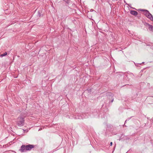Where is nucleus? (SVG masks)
I'll use <instances>...</instances> for the list:
<instances>
[{
    "instance_id": "nucleus-1",
    "label": "nucleus",
    "mask_w": 153,
    "mask_h": 153,
    "mask_svg": "<svg viewBox=\"0 0 153 153\" xmlns=\"http://www.w3.org/2000/svg\"><path fill=\"white\" fill-rule=\"evenodd\" d=\"M34 146L32 145H22L19 150L22 152H26L27 151L30 150L32 148H34Z\"/></svg>"
},
{
    "instance_id": "nucleus-4",
    "label": "nucleus",
    "mask_w": 153,
    "mask_h": 153,
    "mask_svg": "<svg viewBox=\"0 0 153 153\" xmlns=\"http://www.w3.org/2000/svg\"><path fill=\"white\" fill-rule=\"evenodd\" d=\"M130 13L132 15L136 16L137 15V12L135 10H132L130 12Z\"/></svg>"
},
{
    "instance_id": "nucleus-9",
    "label": "nucleus",
    "mask_w": 153,
    "mask_h": 153,
    "mask_svg": "<svg viewBox=\"0 0 153 153\" xmlns=\"http://www.w3.org/2000/svg\"><path fill=\"white\" fill-rule=\"evenodd\" d=\"M112 142H111L110 143V146H112Z\"/></svg>"
},
{
    "instance_id": "nucleus-5",
    "label": "nucleus",
    "mask_w": 153,
    "mask_h": 153,
    "mask_svg": "<svg viewBox=\"0 0 153 153\" xmlns=\"http://www.w3.org/2000/svg\"><path fill=\"white\" fill-rule=\"evenodd\" d=\"M147 25H148V28L149 30H153V26H152L150 25L149 24H147Z\"/></svg>"
},
{
    "instance_id": "nucleus-7",
    "label": "nucleus",
    "mask_w": 153,
    "mask_h": 153,
    "mask_svg": "<svg viewBox=\"0 0 153 153\" xmlns=\"http://www.w3.org/2000/svg\"><path fill=\"white\" fill-rule=\"evenodd\" d=\"M111 97L112 99V100L111 101V102H112L114 100V98H113V96L112 95H111V96H109V98H110Z\"/></svg>"
},
{
    "instance_id": "nucleus-8",
    "label": "nucleus",
    "mask_w": 153,
    "mask_h": 153,
    "mask_svg": "<svg viewBox=\"0 0 153 153\" xmlns=\"http://www.w3.org/2000/svg\"><path fill=\"white\" fill-rule=\"evenodd\" d=\"M140 11H145H145H146V10H143V9H140Z\"/></svg>"
},
{
    "instance_id": "nucleus-6",
    "label": "nucleus",
    "mask_w": 153,
    "mask_h": 153,
    "mask_svg": "<svg viewBox=\"0 0 153 153\" xmlns=\"http://www.w3.org/2000/svg\"><path fill=\"white\" fill-rule=\"evenodd\" d=\"M7 54V53L6 52H5L3 54H2L0 55V56L1 57L5 56Z\"/></svg>"
},
{
    "instance_id": "nucleus-3",
    "label": "nucleus",
    "mask_w": 153,
    "mask_h": 153,
    "mask_svg": "<svg viewBox=\"0 0 153 153\" xmlns=\"http://www.w3.org/2000/svg\"><path fill=\"white\" fill-rule=\"evenodd\" d=\"M145 15L150 20L153 21V17L152 15L149 12L146 10L145 12Z\"/></svg>"
},
{
    "instance_id": "nucleus-2",
    "label": "nucleus",
    "mask_w": 153,
    "mask_h": 153,
    "mask_svg": "<svg viewBox=\"0 0 153 153\" xmlns=\"http://www.w3.org/2000/svg\"><path fill=\"white\" fill-rule=\"evenodd\" d=\"M24 118L19 117L18 118L17 125L19 126H22L24 125Z\"/></svg>"
},
{
    "instance_id": "nucleus-10",
    "label": "nucleus",
    "mask_w": 153,
    "mask_h": 153,
    "mask_svg": "<svg viewBox=\"0 0 153 153\" xmlns=\"http://www.w3.org/2000/svg\"><path fill=\"white\" fill-rule=\"evenodd\" d=\"M80 1H81V0H80Z\"/></svg>"
}]
</instances>
